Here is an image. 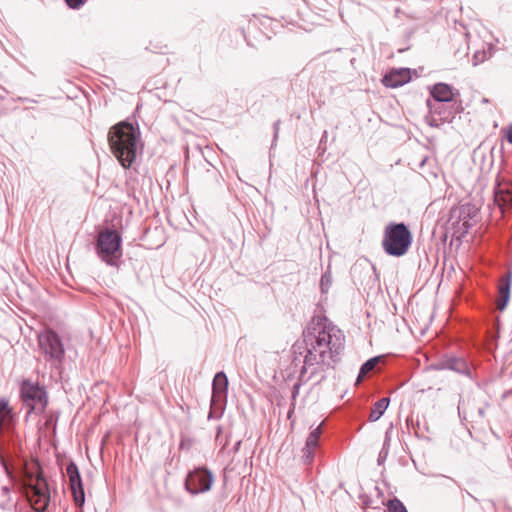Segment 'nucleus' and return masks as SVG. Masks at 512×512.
Returning a JSON list of instances; mask_svg holds the SVG:
<instances>
[{
	"label": "nucleus",
	"instance_id": "f257e3e1",
	"mask_svg": "<svg viewBox=\"0 0 512 512\" xmlns=\"http://www.w3.org/2000/svg\"><path fill=\"white\" fill-rule=\"evenodd\" d=\"M108 142L112 154L124 169L132 168L144 147L138 122L129 119L110 128Z\"/></svg>",
	"mask_w": 512,
	"mask_h": 512
},
{
	"label": "nucleus",
	"instance_id": "f03ea898",
	"mask_svg": "<svg viewBox=\"0 0 512 512\" xmlns=\"http://www.w3.org/2000/svg\"><path fill=\"white\" fill-rule=\"evenodd\" d=\"M21 449L13 409L6 398H0V466L10 480L15 478Z\"/></svg>",
	"mask_w": 512,
	"mask_h": 512
},
{
	"label": "nucleus",
	"instance_id": "7ed1b4c3",
	"mask_svg": "<svg viewBox=\"0 0 512 512\" xmlns=\"http://www.w3.org/2000/svg\"><path fill=\"white\" fill-rule=\"evenodd\" d=\"M305 341L310 344V349L320 356V361H340L341 351L344 349L345 337L340 329H337L327 318H319L318 322L304 330Z\"/></svg>",
	"mask_w": 512,
	"mask_h": 512
},
{
	"label": "nucleus",
	"instance_id": "20e7f679",
	"mask_svg": "<svg viewBox=\"0 0 512 512\" xmlns=\"http://www.w3.org/2000/svg\"><path fill=\"white\" fill-rule=\"evenodd\" d=\"M413 242V234L409 226L404 222H390L383 233L382 248L392 257H402L410 249Z\"/></svg>",
	"mask_w": 512,
	"mask_h": 512
},
{
	"label": "nucleus",
	"instance_id": "39448f33",
	"mask_svg": "<svg viewBox=\"0 0 512 512\" xmlns=\"http://www.w3.org/2000/svg\"><path fill=\"white\" fill-rule=\"evenodd\" d=\"M97 256L109 266H118L123 255L122 234L111 228H106L98 233L94 243Z\"/></svg>",
	"mask_w": 512,
	"mask_h": 512
},
{
	"label": "nucleus",
	"instance_id": "423d86ee",
	"mask_svg": "<svg viewBox=\"0 0 512 512\" xmlns=\"http://www.w3.org/2000/svg\"><path fill=\"white\" fill-rule=\"evenodd\" d=\"M38 346L46 361L59 369L65 359V345L61 336L51 328H45L37 335Z\"/></svg>",
	"mask_w": 512,
	"mask_h": 512
},
{
	"label": "nucleus",
	"instance_id": "0eeeda50",
	"mask_svg": "<svg viewBox=\"0 0 512 512\" xmlns=\"http://www.w3.org/2000/svg\"><path fill=\"white\" fill-rule=\"evenodd\" d=\"M20 398L30 407V411L38 410L42 413L48 406V393L45 386L29 379H24L20 383Z\"/></svg>",
	"mask_w": 512,
	"mask_h": 512
},
{
	"label": "nucleus",
	"instance_id": "6e6552de",
	"mask_svg": "<svg viewBox=\"0 0 512 512\" xmlns=\"http://www.w3.org/2000/svg\"><path fill=\"white\" fill-rule=\"evenodd\" d=\"M228 385L229 382L225 372H217L212 382V396L208 413L209 420L222 417L227 401Z\"/></svg>",
	"mask_w": 512,
	"mask_h": 512
},
{
	"label": "nucleus",
	"instance_id": "1a4fd4ad",
	"mask_svg": "<svg viewBox=\"0 0 512 512\" xmlns=\"http://www.w3.org/2000/svg\"><path fill=\"white\" fill-rule=\"evenodd\" d=\"M214 483V474L206 466H198L190 470L184 480V486L191 495L208 492Z\"/></svg>",
	"mask_w": 512,
	"mask_h": 512
},
{
	"label": "nucleus",
	"instance_id": "9d476101",
	"mask_svg": "<svg viewBox=\"0 0 512 512\" xmlns=\"http://www.w3.org/2000/svg\"><path fill=\"white\" fill-rule=\"evenodd\" d=\"M66 474L69 482L68 487L71 491L73 501L76 507H83L85 504V490L82 477L77 464L70 461L66 466Z\"/></svg>",
	"mask_w": 512,
	"mask_h": 512
},
{
	"label": "nucleus",
	"instance_id": "9b49d317",
	"mask_svg": "<svg viewBox=\"0 0 512 512\" xmlns=\"http://www.w3.org/2000/svg\"><path fill=\"white\" fill-rule=\"evenodd\" d=\"M478 212V208L470 202L455 205L449 210L447 224L450 226L453 233H455L466 219H474L478 215Z\"/></svg>",
	"mask_w": 512,
	"mask_h": 512
},
{
	"label": "nucleus",
	"instance_id": "f8f14e48",
	"mask_svg": "<svg viewBox=\"0 0 512 512\" xmlns=\"http://www.w3.org/2000/svg\"><path fill=\"white\" fill-rule=\"evenodd\" d=\"M426 105L429 113L439 117L442 123H452L455 115L463 111L461 102L432 103L431 99H427Z\"/></svg>",
	"mask_w": 512,
	"mask_h": 512
},
{
	"label": "nucleus",
	"instance_id": "ddd939ff",
	"mask_svg": "<svg viewBox=\"0 0 512 512\" xmlns=\"http://www.w3.org/2000/svg\"><path fill=\"white\" fill-rule=\"evenodd\" d=\"M435 370H451L458 374L471 377V370L467 361L462 357L448 356L433 365Z\"/></svg>",
	"mask_w": 512,
	"mask_h": 512
},
{
	"label": "nucleus",
	"instance_id": "4468645a",
	"mask_svg": "<svg viewBox=\"0 0 512 512\" xmlns=\"http://www.w3.org/2000/svg\"><path fill=\"white\" fill-rule=\"evenodd\" d=\"M459 95L460 93L458 90L454 89L452 85L444 82H438L430 88L432 103L457 102L455 97Z\"/></svg>",
	"mask_w": 512,
	"mask_h": 512
},
{
	"label": "nucleus",
	"instance_id": "2eb2a0df",
	"mask_svg": "<svg viewBox=\"0 0 512 512\" xmlns=\"http://www.w3.org/2000/svg\"><path fill=\"white\" fill-rule=\"evenodd\" d=\"M411 79L412 69L394 68L383 76L382 83L387 88H398L410 82Z\"/></svg>",
	"mask_w": 512,
	"mask_h": 512
},
{
	"label": "nucleus",
	"instance_id": "dca6fc26",
	"mask_svg": "<svg viewBox=\"0 0 512 512\" xmlns=\"http://www.w3.org/2000/svg\"><path fill=\"white\" fill-rule=\"evenodd\" d=\"M322 434L321 425L313 429L305 441V446L302 449V460L305 465H309L314 461L315 450L319 447V439Z\"/></svg>",
	"mask_w": 512,
	"mask_h": 512
},
{
	"label": "nucleus",
	"instance_id": "f3484780",
	"mask_svg": "<svg viewBox=\"0 0 512 512\" xmlns=\"http://www.w3.org/2000/svg\"><path fill=\"white\" fill-rule=\"evenodd\" d=\"M304 363L308 366H318L311 371L309 377L307 378V380H309L316 376L317 374H319L320 372H322L320 374L318 383L324 381L327 378L326 374L324 373L325 368H334L331 361L325 360V362H321L320 356H318V354L312 351L311 349L307 350V353L304 356Z\"/></svg>",
	"mask_w": 512,
	"mask_h": 512
},
{
	"label": "nucleus",
	"instance_id": "a211bd4d",
	"mask_svg": "<svg viewBox=\"0 0 512 512\" xmlns=\"http://www.w3.org/2000/svg\"><path fill=\"white\" fill-rule=\"evenodd\" d=\"M32 489L37 499L36 502L40 504L41 512H45L51 500L50 488L46 478L43 475H39Z\"/></svg>",
	"mask_w": 512,
	"mask_h": 512
},
{
	"label": "nucleus",
	"instance_id": "6ab92c4d",
	"mask_svg": "<svg viewBox=\"0 0 512 512\" xmlns=\"http://www.w3.org/2000/svg\"><path fill=\"white\" fill-rule=\"evenodd\" d=\"M375 270V267L371 264H366L365 266H362V264H355L351 268V276L356 285L358 282L361 285L365 282L369 285L371 283L373 284L377 280V275H372V273H375Z\"/></svg>",
	"mask_w": 512,
	"mask_h": 512
},
{
	"label": "nucleus",
	"instance_id": "aec40b11",
	"mask_svg": "<svg viewBox=\"0 0 512 512\" xmlns=\"http://www.w3.org/2000/svg\"><path fill=\"white\" fill-rule=\"evenodd\" d=\"M385 359V355H377L367 359L359 369V373L356 379V384L360 383L362 379L372 371L378 364L382 363Z\"/></svg>",
	"mask_w": 512,
	"mask_h": 512
},
{
	"label": "nucleus",
	"instance_id": "412c9836",
	"mask_svg": "<svg viewBox=\"0 0 512 512\" xmlns=\"http://www.w3.org/2000/svg\"><path fill=\"white\" fill-rule=\"evenodd\" d=\"M498 302L497 308L500 312H503L509 304L511 298V286L508 283L499 282L497 287Z\"/></svg>",
	"mask_w": 512,
	"mask_h": 512
},
{
	"label": "nucleus",
	"instance_id": "4be33fe9",
	"mask_svg": "<svg viewBox=\"0 0 512 512\" xmlns=\"http://www.w3.org/2000/svg\"><path fill=\"white\" fill-rule=\"evenodd\" d=\"M390 404V398L389 397H382L376 403L374 404L373 408L371 409V412L369 414V421L375 422L379 420L385 411L387 410L388 406Z\"/></svg>",
	"mask_w": 512,
	"mask_h": 512
},
{
	"label": "nucleus",
	"instance_id": "5701e85b",
	"mask_svg": "<svg viewBox=\"0 0 512 512\" xmlns=\"http://www.w3.org/2000/svg\"><path fill=\"white\" fill-rule=\"evenodd\" d=\"M495 201L498 202L499 206H512V190L509 188H500L496 186L494 189Z\"/></svg>",
	"mask_w": 512,
	"mask_h": 512
},
{
	"label": "nucleus",
	"instance_id": "b1692460",
	"mask_svg": "<svg viewBox=\"0 0 512 512\" xmlns=\"http://www.w3.org/2000/svg\"><path fill=\"white\" fill-rule=\"evenodd\" d=\"M495 52V47L492 44H487V49L476 51L473 55L472 64L477 66L485 60L491 58Z\"/></svg>",
	"mask_w": 512,
	"mask_h": 512
},
{
	"label": "nucleus",
	"instance_id": "393cba45",
	"mask_svg": "<svg viewBox=\"0 0 512 512\" xmlns=\"http://www.w3.org/2000/svg\"><path fill=\"white\" fill-rule=\"evenodd\" d=\"M475 225L474 219H466L461 226L453 233V237L456 238L459 242L466 237L469 233L470 229Z\"/></svg>",
	"mask_w": 512,
	"mask_h": 512
},
{
	"label": "nucleus",
	"instance_id": "a878e982",
	"mask_svg": "<svg viewBox=\"0 0 512 512\" xmlns=\"http://www.w3.org/2000/svg\"><path fill=\"white\" fill-rule=\"evenodd\" d=\"M310 349V344H308V341H305V337L303 336L302 340H297L293 346L292 351L294 354L293 362L295 363L298 360V356H302L303 354L307 353V350Z\"/></svg>",
	"mask_w": 512,
	"mask_h": 512
},
{
	"label": "nucleus",
	"instance_id": "bb28decb",
	"mask_svg": "<svg viewBox=\"0 0 512 512\" xmlns=\"http://www.w3.org/2000/svg\"><path fill=\"white\" fill-rule=\"evenodd\" d=\"M333 282L331 267L328 265L326 271L322 274L320 279V290L322 294L328 293Z\"/></svg>",
	"mask_w": 512,
	"mask_h": 512
},
{
	"label": "nucleus",
	"instance_id": "cd10ccee",
	"mask_svg": "<svg viewBox=\"0 0 512 512\" xmlns=\"http://www.w3.org/2000/svg\"><path fill=\"white\" fill-rule=\"evenodd\" d=\"M387 512H408L403 502L397 497L390 499L387 504Z\"/></svg>",
	"mask_w": 512,
	"mask_h": 512
},
{
	"label": "nucleus",
	"instance_id": "c85d7f7f",
	"mask_svg": "<svg viewBox=\"0 0 512 512\" xmlns=\"http://www.w3.org/2000/svg\"><path fill=\"white\" fill-rule=\"evenodd\" d=\"M426 119V122L428 123V125L430 127H433V128H438L440 127L441 125H443L444 123H442V121L439 119V117H437L436 115H432L429 113V115H427L425 117Z\"/></svg>",
	"mask_w": 512,
	"mask_h": 512
},
{
	"label": "nucleus",
	"instance_id": "c756f323",
	"mask_svg": "<svg viewBox=\"0 0 512 512\" xmlns=\"http://www.w3.org/2000/svg\"><path fill=\"white\" fill-rule=\"evenodd\" d=\"M302 385V382L300 381H297L293 387H292V391H291V398H292V407L294 408L295 406V401H296V398L298 397L299 395V390H300V387Z\"/></svg>",
	"mask_w": 512,
	"mask_h": 512
},
{
	"label": "nucleus",
	"instance_id": "7c9ffc66",
	"mask_svg": "<svg viewBox=\"0 0 512 512\" xmlns=\"http://www.w3.org/2000/svg\"><path fill=\"white\" fill-rule=\"evenodd\" d=\"M87 0H65L67 6L71 9H79Z\"/></svg>",
	"mask_w": 512,
	"mask_h": 512
},
{
	"label": "nucleus",
	"instance_id": "2f4dec72",
	"mask_svg": "<svg viewBox=\"0 0 512 512\" xmlns=\"http://www.w3.org/2000/svg\"><path fill=\"white\" fill-rule=\"evenodd\" d=\"M457 408H458V415H459L460 419L462 421L466 420L467 417H466V412H465V401L462 398H460Z\"/></svg>",
	"mask_w": 512,
	"mask_h": 512
},
{
	"label": "nucleus",
	"instance_id": "473e14b6",
	"mask_svg": "<svg viewBox=\"0 0 512 512\" xmlns=\"http://www.w3.org/2000/svg\"><path fill=\"white\" fill-rule=\"evenodd\" d=\"M388 454H389V451L387 450V448L385 449H381L379 454H378V458H377V464L380 466V465H383L388 457Z\"/></svg>",
	"mask_w": 512,
	"mask_h": 512
},
{
	"label": "nucleus",
	"instance_id": "72a5a7b5",
	"mask_svg": "<svg viewBox=\"0 0 512 512\" xmlns=\"http://www.w3.org/2000/svg\"><path fill=\"white\" fill-rule=\"evenodd\" d=\"M393 429V426L391 425L387 431L385 432V438H384V442H383V445H382V448L385 449L387 448V450L389 451V448H390V441H391V436H390V432L392 431Z\"/></svg>",
	"mask_w": 512,
	"mask_h": 512
},
{
	"label": "nucleus",
	"instance_id": "f704fd0d",
	"mask_svg": "<svg viewBox=\"0 0 512 512\" xmlns=\"http://www.w3.org/2000/svg\"><path fill=\"white\" fill-rule=\"evenodd\" d=\"M191 447H192V440L190 438L182 437L180 444H179V448L181 450L188 451V450H190Z\"/></svg>",
	"mask_w": 512,
	"mask_h": 512
},
{
	"label": "nucleus",
	"instance_id": "c9c22d12",
	"mask_svg": "<svg viewBox=\"0 0 512 512\" xmlns=\"http://www.w3.org/2000/svg\"><path fill=\"white\" fill-rule=\"evenodd\" d=\"M281 121L280 120H277L274 122L273 124V130H274V135H273V140H272V144H271V148L276 144V141L278 139V133H279V125H280Z\"/></svg>",
	"mask_w": 512,
	"mask_h": 512
},
{
	"label": "nucleus",
	"instance_id": "e433bc0d",
	"mask_svg": "<svg viewBox=\"0 0 512 512\" xmlns=\"http://www.w3.org/2000/svg\"><path fill=\"white\" fill-rule=\"evenodd\" d=\"M501 283H508L509 286L512 285V270H508L503 277L500 279Z\"/></svg>",
	"mask_w": 512,
	"mask_h": 512
},
{
	"label": "nucleus",
	"instance_id": "4c0bfd02",
	"mask_svg": "<svg viewBox=\"0 0 512 512\" xmlns=\"http://www.w3.org/2000/svg\"><path fill=\"white\" fill-rule=\"evenodd\" d=\"M505 138L509 144H512V123L508 126L506 130Z\"/></svg>",
	"mask_w": 512,
	"mask_h": 512
},
{
	"label": "nucleus",
	"instance_id": "58836bf2",
	"mask_svg": "<svg viewBox=\"0 0 512 512\" xmlns=\"http://www.w3.org/2000/svg\"><path fill=\"white\" fill-rule=\"evenodd\" d=\"M241 444H242V440L241 439H237L234 443V446L232 448V452L234 454L238 453L239 450H240V447H241Z\"/></svg>",
	"mask_w": 512,
	"mask_h": 512
},
{
	"label": "nucleus",
	"instance_id": "ea45409f",
	"mask_svg": "<svg viewBox=\"0 0 512 512\" xmlns=\"http://www.w3.org/2000/svg\"><path fill=\"white\" fill-rule=\"evenodd\" d=\"M307 367H308V365H306V364L304 363V365H303V366H302V368L300 369V374H299V379H298V381L302 382L303 377H304L305 373L307 372Z\"/></svg>",
	"mask_w": 512,
	"mask_h": 512
},
{
	"label": "nucleus",
	"instance_id": "a19ab883",
	"mask_svg": "<svg viewBox=\"0 0 512 512\" xmlns=\"http://www.w3.org/2000/svg\"><path fill=\"white\" fill-rule=\"evenodd\" d=\"M17 100L20 102H27V103H35L36 102V100L28 98V97H18Z\"/></svg>",
	"mask_w": 512,
	"mask_h": 512
},
{
	"label": "nucleus",
	"instance_id": "79ce46f5",
	"mask_svg": "<svg viewBox=\"0 0 512 512\" xmlns=\"http://www.w3.org/2000/svg\"><path fill=\"white\" fill-rule=\"evenodd\" d=\"M477 413H478V416L480 418H484V416H485V407H479L478 410H477Z\"/></svg>",
	"mask_w": 512,
	"mask_h": 512
},
{
	"label": "nucleus",
	"instance_id": "37998d69",
	"mask_svg": "<svg viewBox=\"0 0 512 512\" xmlns=\"http://www.w3.org/2000/svg\"><path fill=\"white\" fill-rule=\"evenodd\" d=\"M2 492L4 495H8L10 493V488L8 486H3Z\"/></svg>",
	"mask_w": 512,
	"mask_h": 512
},
{
	"label": "nucleus",
	"instance_id": "c03bdc74",
	"mask_svg": "<svg viewBox=\"0 0 512 512\" xmlns=\"http://www.w3.org/2000/svg\"><path fill=\"white\" fill-rule=\"evenodd\" d=\"M327 139V131H324L323 132V135H322V138H321V141H320V145Z\"/></svg>",
	"mask_w": 512,
	"mask_h": 512
},
{
	"label": "nucleus",
	"instance_id": "a18cd8bd",
	"mask_svg": "<svg viewBox=\"0 0 512 512\" xmlns=\"http://www.w3.org/2000/svg\"><path fill=\"white\" fill-rule=\"evenodd\" d=\"M293 413V408L290 409L289 413H288V416L290 417V415Z\"/></svg>",
	"mask_w": 512,
	"mask_h": 512
},
{
	"label": "nucleus",
	"instance_id": "49530a36",
	"mask_svg": "<svg viewBox=\"0 0 512 512\" xmlns=\"http://www.w3.org/2000/svg\"><path fill=\"white\" fill-rule=\"evenodd\" d=\"M217 432H218V434L221 433V427L220 426L218 427Z\"/></svg>",
	"mask_w": 512,
	"mask_h": 512
},
{
	"label": "nucleus",
	"instance_id": "de8ad7c7",
	"mask_svg": "<svg viewBox=\"0 0 512 512\" xmlns=\"http://www.w3.org/2000/svg\"><path fill=\"white\" fill-rule=\"evenodd\" d=\"M3 99H4V98H3V96H0V102H1Z\"/></svg>",
	"mask_w": 512,
	"mask_h": 512
}]
</instances>
